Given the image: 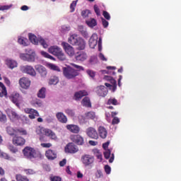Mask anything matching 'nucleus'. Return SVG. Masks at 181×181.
Returning a JSON list of instances; mask_svg holds the SVG:
<instances>
[{"mask_svg":"<svg viewBox=\"0 0 181 181\" xmlns=\"http://www.w3.org/2000/svg\"><path fill=\"white\" fill-rule=\"evenodd\" d=\"M10 100L18 107H20V105L23 103V98L16 92L13 93L10 95Z\"/></svg>","mask_w":181,"mask_h":181,"instance_id":"7","label":"nucleus"},{"mask_svg":"<svg viewBox=\"0 0 181 181\" xmlns=\"http://www.w3.org/2000/svg\"><path fill=\"white\" fill-rule=\"evenodd\" d=\"M48 52L54 55L57 56L61 52H62V48H59V47H57V45H53L52 47H49Z\"/></svg>","mask_w":181,"mask_h":181,"instance_id":"18","label":"nucleus"},{"mask_svg":"<svg viewBox=\"0 0 181 181\" xmlns=\"http://www.w3.org/2000/svg\"><path fill=\"white\" fill-rule=\"evenodd\" d=\"M28 37L30 41L35 45H39V40L38 38L35 36V35L33 33H29L28 34Z\"/></svg>","mask_w":181,"mask_h":181,"instance_id":"31","label":"nucleus"},{"mask_svg":"<svg viewBox=\"0 0 181 181\" xmlns=\"http://www.w3.org/2000/svg\"><path fill=\"white\" fill-rule=\"evenodd\" d=\"M25 141L21 136H14L13 139V143L16 146H23Z\"/></svg>","mask_w":181,"mask_h":181,"instance_id":"24","label":"nucleus"},{"mask_svg":"<svg viewBox=\"0 0 181 181\" xmlns=\"http://www.w3.org/2000/svg\"><path fill=\"white\" fill-rule=\"evenodd\" d=\"M66 129L72 134H78L80 132V127L76 124H68Z\"/></svg>","mask_w":181,"mask_h":181,"instance_id":"17","label":"nucleus"},{"mask_svg":"<svg viewBox=\"0 0 181 181\" xmlns=\"http://www.w3.org/2000/svg\"><path fill=\"white\" fill-rule=\"evenodd\" d=\"M11 8H12V4H11V5H4V6L0 5V11H8Z\"/></svg>","mask_w":181,"mask_h":181,"instance_id":"53","label":"nucleus"},{"mask_svg":"<svg viewBox=\"0 0 181 181\" xmlns=\"http://www.w3.org/2000/svg\"><path fill=\"white\" fill-rule=\"evenodd\" d=\"M81 15L83 18L86 19L90 17V16L91 15V12L88 9L83 10L81 13Z\"/></svg>","mask_w":181,"mask_h":181,"instance_id":"39","label":"nucleus"},{"mask_svg":"<svg viewBox=\"0 0 181 181\" xmlns=\"http://www.w3.org/2000/svg\"><path fill=\"white\" fill-rule=\"evenodd\" d=\"M1 158L8 160H11V161H15V158H13V157L9 156V155L5 152L3 153Z\"/></svg>","mask_w":181,"mask_h":181,"instance_id":"46","label":"nucleus"},{"mask_svg":"<svg viewBox=\"0 0 181 181\" xmlns=\"http://www.w3.org/2000/svg\"><path fill=\"white\" fill-rule=\"evenodd\" d=\"M104 78L107 81H109L110 83H105V85L107 86V87H110V88L112 89V91L115 92L117 89V81L111 76H104Z\"/></svg>","mask_w":181,"mask_h":181,"instance_id":"9","label":"nucleus"},{"mask_svg":"<svg viewBox=\"0 0 181 181\" xmlns=\"http://www.w3.org/2000/svg\"><path fill=\"white\" fill-rule=\"evenodd\" d=\"M56 57H57L58 59L60 61H65L66 59V57L63 51L59 53Z\"/></svg>","mask_w":181,"mask_h":181,"instance_id":"47","label":"nucleus"},{"mask_svg":"<svg viewBox=\"0 0 181 181\" xmlns=\"http://www.w3.org/2000/svg\"><path fill=\"white\" fill-rule=\"evenodd\" d=\"M47 129H48L42 127H38L36 129V133L40 136L46 135V131H47Z\"/></svg>","mask_w":181,"mask_h":181,"instance_id":"35","label":"nucleus"},{"mask_svg":"<svg viewBox=\"0 0 181 181\" xmlns=\"http://www.w3.org/2000/svg\"><path fill=\"white\" fill-rule=\"evenodd\" d=\"M23 153L24 156L28 159H33L37 158H40L42 157V154L39 151L35 150L33 148L29 146H26L23 150Z\"/></svg>","mask_w":181,"mask_h":181,"instance_id":"3","label":"nucleus"},{"mask_svg":"<svg viewBox=\"0 0 181 181\" xmlns=\"http://www.w3.org/2000/svg\"><path fill=\"white\" fill-rule=\"evenodd\" d=\"M74 142L79 146H82L84 144V139L81 135H75L74 136Z\"/></svg>","mask_w":181,"mask_h":181,"instance_id":"29","label":"nucleus"},{"mask_svg":"<svg viewBox=\"0 0 181 181\" xmlns=\"http://www.w3.org/2000/svg\"><path fill=\"white\" fill-rule=\"evenodd\" d=\"M62 46L63 47L65 52L68 54V56H69V57H73L76 55L74 47L70 45L69 43L66 42H62Z\"/></svg>","mask_w":181,"mask_h":181,"instance_id":"6","label":"nucleus"},{"mask_svg":"<svg viewBox=\"0 0 181 181\" xmlns=\"http://www.w3.org/2000/svg\"><path fill=\"white\" fill-rule=\"evenodd\" d=\"M112 151L110 149H107L104 151V157L105 159H109L111 156Z\"/></svg>","mask_w":181,"mask_h":181,"instance_id":"55","label":"nucleus"},{"mask_svg":"<svg viewBox=\"0 0 181 181\" xmlns=\"http://www.w3.org/2000/svg\"><path fill=\"white\" fill-rule=\"evenodd\" d=\"M93 9H94V11H95L96 16H100V11L99 7L97 5H94L93 6Z\"/></svg>","mask_w":181,"mask_h":181,"instance_id":"60","label":"nucleus"},{"mask_svg":"<svg viewBox=\"0 0 181 181\" xmlns=\"http://www.w3.org/2000/svg\"><path fill=\"white\" fill-rule=\"evenodd\" d=\"M68 43L72 46L76 47L78 50H84L86 46L85 40L76 33L69 35V37H68Z\"/></svg>","mask_w":181,"mask_h":181,"instance_id":"1","label":"nucleus"},{"mask_svg":"<svg viewBox=\"0 0 181 181\" xmlns=\"http://www.w3.org/2000/svg\"><path fill=\"white\" fill-rule=\"evenodd\" d=\"M101 21L104 28H107L109 26V22L104 18H101Z\"/></svg>","mask_w":181,"mask_h":181,"instance_id":"59","label":"nucleus"},{"mask_svg":"<svg viewBox=\"0 0 181 181\" xmlns=\"http://www.w3.org/2000/svg\"><path fill=\"white\" fill-rule=\"evenodd\" d=\"M95 92L98 96L105 97L108 93V90L104 86H100L95 88Z\"/></svg>","mask_w":181,"mask_h":181,"instance_id":"11","label":"nucleus"},{"mask_svg":"<svg viewBox=\"0 0 181 181\" xmlns=\"http://www.w3.org/2000/svg\"><path fill=\"white\" fill-rule=\"evenodd\" d=\"M65 112H66V114H67V115H69V117H74V115H75L74 110L72 109H70V108L66 109Z\"/></svg>","mask_w":181,"mask_h":181,"instance_id":"51","label":"nucleus"},{"mask_svg":"<svg viewBox=\"0 0 181 181\" xmlns=\"http://www.w3.org/2000/svg\"><path fill=\"white\" fill-rule=\"evenodd\" d=\"M35 69H36L37 71L39 72V74L41 75L42 77L45 78L47 76V71L45 67L41 65H36L35 66Z\"/></svg>","mask_w":181,"mask_h":181,"instance_id":"20","label":"nucleus"},{"mask_svg":"<svg viewBox=\"0 0 181 181\" xmlns=\"http://www.w3.org/2000/svg\"><path fill=\"white\" fill-rule=\"evenodd\" d=\"M6 115L4 114L2 111H0V122L6 123Z\"/></svg>","mask_w":181,"mask_h":181,"instance_id":"49","label":"nucleus"},{"mask_svg":"<svg viewBox=\"0 0 181 181\" xmlns=\"http://www.w3.org/2000/svg\"><path fill=\"white\" fill-rule=\"evenodd\" d=\"M103 16L107 21H110L111 16L107 11H103Z\"/></svg>","mask_w":181,"mask_h":181,"instance_id":"56","label":"nucleus"},{"mask_svg":"<svg viewBox=\"0 0 181 181\" xmlns=\"http://www.w3.org/2000/svg\"><path fill=\"white\" fill-rule=\"evenodd\" d=\"M103 38L102 37H100L98 42V51L101 52L103 50Z\"/></svg>","mask_w":181,"mask_h":181,"instance_id":"57","label":"nucleus"},{"mask_svg":"<svg viewBox=\"0 0 181 181\" xmlns=\"http://www.w3.org/2000/svg\"><path fill=\"white\" fill-rule=\"evenodd\" d=\"M77 1L78 0L74 1H72V3H71V6H69V8H71V13H74L75 11V8L77 5Z\"/></svg>","mask_w":181,"mask_h":181,"instance_id":"52","label":"nucleus"},{"mask_svg":"<svg viewBox=\"0 0 181 181\" xmlns=\"http://www.w3.org/2000/svg\"><path fill=\"white\" fill-rule=\"evenodd\" d=\"M104 169L107 175H110L111 173L112 168L109 165H105L104 166Z\"/></svg>","mask_w":181,"mask_h":181,"instance_id":"58","label":"nucleus"},{"mask_svg":"<svg viewBox=\"0 0 181 181\" xmlns=\"http://www.w3.org/2000/svg\"><path fill=\"white\" fill-rule=\"evenodd\" d=\"M81 105L87 107H91L90 99L87 97H85L81 101Z\"/></svg>","mask_w":181,"mask_h":181,"instance_id":"40","label":"nucleus"},{"mask_svg":"<svg viewBox=\"0 0 181 181\" xmlns=\"http://www.w3.org/2000/svg\"><path fill=\"white\" fill-rule=\"evenodd\" d=\"M46 157L48 160H53L57 158V153L52 150H47L45 153Z\"/></svg>","mask_w":181,"mask_h":181,"instance_id":"26","label":"nucleus"},{"mask_svg":"<svg viewBox=\"0 0 181 181\" xmlns=\"http://www.w3.org/2000/svg\"><path fill=\"white\" fill-rule=\"evenodd\" d=\"M59 78L57 76H52L51 77V78L49 79V83L50 85H57L59 83Z\"/></svg>","mask_w":181,"mask_h":181,"instance_id":"45","label":"nucleus"},{"mask_svg":"<svg viewBox=\"0 0 181 181\" xmlns=\"http://www.w3.org/2000/svg\"><path fill=\"white\" fill-rule=\"evenodd\" d=\"M78 30H79V33H81V36H83L84 38L88 37V33L85 26L83 25L78 26Z\"/></svg>","mask_w":181,"mask_h":181,"instance_id":"27","label":"nucleus"},{"mask_svg":"<svg viewBox=\"0 0 181 181\" xmlns=\"http://www.w3.org/2000/svg\"><path fill=\"white\" fill-rule=\"evenodd\" d=\"M85 22H86V24L90 28H93L98 25L97 20L95 19L94 18H90L88 19H86Z\"/></svg>","mask_w":181,"mask_h":181,"instance_id":"25","label":"nucleus"},{"mask_svg":"<svg viewBox=\"0 0 181 181\" xmlns=\"http://www.w3.org/2000/svg\"><path fill=\"white\" fill-rule=\"evenodd\" d=\"M81 162L84 167H91L95 162V157L90 154H83L81 156Z\"/></svg>","mask_w":181,"mask_h":181,"instance_id":"5","label":"nucleus"},{"mask_svg":"<svg viewBox=\"0 0 181 181\" xmlns=\"http://www.w3.org/2000/svg\"><path fill=\"white\" fill-rule=\"evenodd\" d=\"M86 117L87 119H95L96 115L94 112H88L85 114Z\"/></svg>","mask_w":181,"mask_h":181,"instance_id":"42","label":"nucleus"},{"mask_svg":"<svg viewBox=\"0 0 181 181\" xmlns=\"http://www.w3.org/2000/svg\"><path fill=\"white\" fill-rule=\"evenodd\" d=\"M88 58V55L85 51H78L76 54H75V59L78 62H84Z\"/></svg>","mask_w":181,"mask_h":181,"instance_id":"15","label":"nucleus"},{"mask_svg":"<svg viewBox=\"0 0 181 181\" xmlns=\"http://www.w3.org/2000/svg\"><path fill=\"white\" fill-rule=\"evenodd\" d=\"M56 117L60 123H62V124L67 123L68 119H67L66 116L63 112H57L56 114Z\"/></svg>","mask_w":181,"mask_h":181,"instance_id":"21","label":"nucleus"},{"mask_svg":"<svg viewBox=\"0 0 181 181\" xmlns=\"http://www.w3.org/2000/svg\"><path fill=\"white\" fill-rule=\"evenodd\" d=\"M37 97L42 99L46 97V88L42 87L37 93Z\"/></svg>","mask_w":181,"mask_h":181,"instance_id":"36","label":"nucleus"},{"mask_svg":"<svg viewBox=\"0 0 181 181\" xmlns=\"http://www.w3.org/2000/svg\"><path fill=\"white\" fill-rule=\"evenodd\" d=\"M25 54H20V59L24 62H34L35 61L36 54L34 49L28 48L25 49Z\"/></svg>","mask_w":181,"mask_h":181,"instance_id":"4","label":"nucleus"},{"mask_svg":"<svg viewBox=\"0 0 181 181\" xmlns=\"http://www.w3.org/2000/svg\"><path fill=\"white\" fill-rule=\"evenodd\" d=\"M72 66H74V67L75 69H76V70L74 69L71 66H67V67L63 68L64 75L68 79H71V78H75L76 76H77L78 75V71H81L84 70L83 67H82L81 66H78L76 64H72Z\"/></svg>","mask_w":181,"mask_h":181,"instance_id":"2","label":"nucleus"},{"mask_svg":"<svg viewBox=\"0 0 181 181\" xmlns=\"http://www.w3.org/2000/svg\"><path fill=\"white\" fill-rule=\"evenodd\" d=\"M6 64L7 66L11 69H13L16 68L18 66V63L16 62V61H15L13 59H7L6 61Z\"/></svg>","mask_w":181,"mask_h":181,"instance_id":"28","label":"nucleus"},{"mask_svg":"<svg viewBox=\"0 0 181 181\" xmlns=\"http://www.w3.org/2000/svg\"><path fill=\"white\" fill-rule=\"evenodd\" d=\"M78 151V148L74 143H69L65 147V152L67 153H76Z\"/></svg>","mask_w":181,"mask_h":181,"instance_id":"14","label":"nucleus"},{"mask_svg":"<svg viewBox=\"0 0 181 181\" xmlns=\"http://www.w3.org/2000/svg\"><path fill=\"white\" fill-rule=\"evenodd\" d=\"M78 121H79V124L81 125H84L88 123L87 117L83 115L78 116Z\"/></svg>","mask_w":181,"mask_h":181,"instance_id":"37","label":"nucleus"},{"mask_svg":"<svg viewBox=\"0 0 181 181\" xmlns=\"http://www.w3.org/2000/svg\"><path fill=\"white\" fill-rule=\"evenodd\" d=\"M8 149L10 150L11 152H12L13 153H16V152L18 151V150L16 149V148L15 146H13V145L11 144L8 145Z\"/></svg>","mask_w":181,"mask_h":181,"instance_id":"62","label":"nucleus"},{"mask_svg":"<svg viewBox=\"0 0 181 181\" xmlns=\"http://www.w3.org/2000/svg\"><path fill=\"white\" fill-rule=\"evenodd\" d=\"M88 93L86 90H79L74 94V100H80L83 96L87 95Z\"/></svg>","mask_w":181,"mask_h":181,"instance_id":"22","label":"nucleus"},{"mask_svg":"<svg viewBox=\"0 0 181 181\" xmlns=\"http://www.w3.org/2000/svg\"><path fill=\"white\" fill-rule=\"evenodd\" d=\"M86 73H87V74H88L90 77H91L92 78H94L95 76V72H94L93 71L88 70V71H86Z\"/></svg>","mask_w":181,"mask_h":181,"instance_id":"64","label":"nucleus"},{"mask_svg":"<svg viewBox=\"0 0 181 181\" xmlns=\"http://www.w3.org/2000/svg\"><path fill=\"white\" fill-rule=\"evenodd\" d=\"M17 134H19L21 136H25L27 135V132L23 128H18L16 129Z\"/></svg>","mask_w":181,"mask_h":181,"instance_id":"48","label":"nucleus"},{"mask_svg":"<svg viewBox=\"0 0 181 181\" xmlns=\"http://www.w3.org/2000/svg\"><path fill=\"white\" fill-rule=\"evenodd\" d=\"M98 131L99 136L101 139H105L107 138V131L104 127H102V126L99 127Z\"/></svg>","mask_w":181,"mask_h":181,"instance_id":"23","label":"nucleus"},{"mask_svg":"<svg viewBox=\"0 0 181 181\" xmlns=\"http://www.w3.org/2000/svg\"><path fill=\"white\" fill-rule=\"evenodd\" d=\"M24 111L26 114H29V118H30V119H35V117H39L38 112L34 109L25 108Z\"/></svg>","mask_w":181,"mask_h":181,"instance_id":"16","label":"nucleus"},{"mask_svg":"<svg viewBox=\"0 0 181 181\" xmlns=\"http://www.w3.org/2000/svg\"><path fill=\"white\" fill-rule=\"evenodd\" d=\"M40 54L45 58L55 61L54 57H52V55H49V54H48V52H45V51H40Z\"/></svg>","mask_w":181,"mask_h":181,"instance_id":"43","label":"nucleus"},{"mask_svg":"<svg viewBox=\"0 0 181 181\" xmlns=\"http://www.w3.org/2000/svg\"><path fill=\"white\" fill-rule=\"evenodd\" d=\"M17 181H29V180L20 174H18L16 177Z\"/></svg>","mask_w":181,"mask_h":181,"instance_id":"50","label":"nucleus"},{"mask_svg":"<svg viewBox=\"0 0 181 181\" xmlns=\"http://www.w3.org/2000/svg\"><path fill=\"white\" fill-rule=\"evenodd\" d=\"M98 58L103 62H107V59L106 58V57H105L104 54H102V52H100V54H98Z\"/></svg>","mask_w":181,"mask_h":181,"instance_id":"61","label":"nucleus"},{"mask_svg":"<svg viewBox=\"0 0 181 181\" xmlns=\"http://www.w3.org/2000/svg\"><path fill=\"white\" fill-rule=\"evenodd\" d=\"M70 31V26L69 25H62V33H66V32H69Z\"/></svg>","mask_w":181,"mask_h":181,"instance_id":"63","label":"nucleus"},{"mask_svg":"<svg viewBox=\"0 0 181 181\" xmlns=\"http://www.w3.org/2000/svg\"><path fill=\"white\" fill-rule=\"evenodd\" d=\"M7 134L11 136H16L17 131L13 129L12 127H7L6 129Z\"/></svg>","mask_w":181,"mask_h":181,"instance_id":"34","label":"nucleus"},{"mask_svg":"<svg viewBox=\"0 0 181 181\" xmlns=\"http://www.w3.org/2000/svg\"><path fill=\"white\" fill-rule=\"evenodd\" d=\"M98 63V57H96V55H93L92 57H90V59H89V64H90L91 65H94Z\"/></svg>","mask_w":181,"mask_h":181,"instance_id":"44","label":"nucleus"},{"mask_svg":"<svg viewBox=\"0 0 181 181\" xmlns=\"http://www.w3.org/2000/svg\"><path fill=\"white\" fill-rule=\"evenodd\" d=\"M19 84L23 88L27 89L30 86V81L27 78H22L19 80Z\"/></svg>","mask_w":181,"mask_h":181,"instance_id":"19","label":"nucleus"},{"mask_svg":"<svg viewBox=\"0 0 181 181\" xmlns=\"http://www.w3.org/2000/svg\"><path fill=\"white\" fill-rule=\"evenodd\" d=\"M31 104L35 107H42V102L37 98L33 99L31 101Z\"/></svg>","mask_w":181,"mask_h":181,"instance_id":"41","label":"nucleus"},{"mask_svg":"<svg viewBox=\"0 0 181 181\" xmlns=\"http://www.w3.org/2000/svg\"><path fill=\"white\" fill-rule=\"evenodd\" d=\"M38 44L43 47V48L47 49L49 47V42L47 39H44L40 37H38Z\"/></svg>","mask_w":181,"mask_h":181,"instance_id":"30","label":"nucleus"},{"mask_svg":"<svg viewBox=\"0 0 181 181\" xmlns=\"http://www.w3.org/2000/svg\"><path fill=\"white\" fill-rule=\"evenodd\" d=\"M98 35L97 33H93L90 36L89 40H88V45L90 48L95 49V47L98 45Z\"/></svg>","mask_w":181,"mask_h":181,"instance_id":"13","label":"nucleus"},{"mask_svg":"<svg viewBox=\"0 0 181 181\" xmlns=\"http://www.w3.org/2000/svg\"><path fill=\"white\" fill-rule=\"evenodd\" d=\"M20 69L23 73L28 74L31 76H36V72L31 66H22L20 67Z\"/></svg>","mask_w":181,"mask_h":181,"instance_id":"10","label":"nucleus"},{"mask_svg":"<svg viewBox=\"0 0 181 181\" xmlns=\"http://www.w3.org/2000/svg\"><path fill=\"white\" fill-rule=\"evenodd\" d=\"M86 135L92 139L98 140L99 139V136L96 129L93 127H88L86 130Z\"/></svg>","mask_w":181,"mask_h":181,"instance_id":"8","label":"nucleus"},{"mask_svg":"<svg viewBox=\"0 0 181 181\" xmlns=\"http://www.w3.org/2000/svg\"><path fill=\"white\" fill-rule=\"evenodd\" d=\"M45 136L50 137V139L52 140H54L57 141V136L55 134V133L54 132H52L51 129H47V130H46V134Z\"/></svg>","mask_w":181,"mask_h":181,"instance_id":"33","label":"nucleus"},{"mask_svg":"<svg viewBox=\"0 0 181 181\" xmlns=\"http://www.w3.org/2000/svg\"><path fill=\"white\" fill-rule=\"evenodd\" d=\"M48 66H49V68L50 69H52V70H54V71H58V72H60V71H61L60 69H59L57 66H56V65H54V64H49L48 65Z\"/></svg>","mask_w":181,"mask_h":181,"instance_id":"54","label":"nucleus"},{"mask_svg":"<svg viewBox=\"0 0 181 181\" xmlns=\"http://www.w3.org/2000/svg\"><path fill=\"white\" fill-rule=\"evenodd\" d=\"M107 105H119L118 100L115 98H110L107 100Z\"/></svg>","mask_w":181,"mask_h":181,"instance_id":"38","label":"nucleus"},{"mask_svg":"<svg viewBox=\"0 0 181 181\" xmlns=\"http://www.w3.org/2000/svg\"><path fill=\"white\" fill-rule=\"evenodd\" d=\"M6 112L10 118L11 121H16V119H19L20 116L13 110V109L8 108L6 110Z\"/></svg>","mask_w":181,"mask_h":181,"instance_id":"12","label":"nucleus"},{"mask_svg":"<svg viewBox=\"0 0 181 181\" xmlns=\"http://www.w3.org/2000/svg\"><path fill=\"white\" fill-rule=\"evenodd\" d=\"M18 42L19 45L26 47L28 45V40L26 37L19 36L18 37Z\"/></svg>","mask_w":181,"mask_h":181,"instance_id":"32","label":"nucleus"}]
</instances>
